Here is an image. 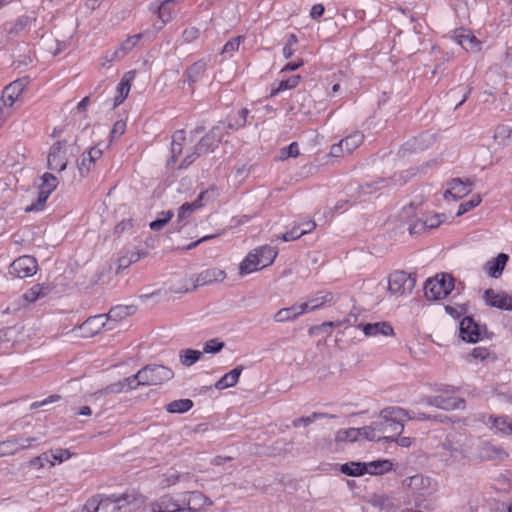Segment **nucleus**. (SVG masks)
<instances>
[{
	"mask_svg": "<svg viewBox=\"0 0 512 512\" xmlns=\"http://www.w3.org/2000/svg\"><path fill=\"white\" fill-rule=\"evenodd\" d=\"M408 418L406 410L399 407H387L380 411L379 416L373 421L377 434L382 440L394 441L404 429V421Z\"/></svg>",
	"mask_w": 512,
	"mask_h": 512,
	"instance_id": "1",
	"label": "nucleus"
},
{
	"mask_svg": "<svg viewBox=\"0 0 512 512\" xmlns=\"http://www.w3.org/2000/svg\"><path fill=\"white\" fill-rule=\"evenodd\" d=\"M471 446V438L463 433H450L441 444L439 457L445 466H453L467 457Z\"/></svg>",
	"mask_w": 512,
	"mask_h": 512,
	"instance_id": "2",
	"label": "nucleus"
},
{
	"mask_svg": "<svg viewBox=\"0 0 512 512\" xmlns=\"http://www.w3.org/2000/svg\"><path fill=\"white\" fill-rule=\"evenodd\" d=\"M135 499L130 496H120L118 498H99L93 497L85 504L87 512H130Z\"/></svg>",
	"mask_w": 512,
	"mask_h": 512,
	"instance_id": "3",
	"label": "nucleus"
},
{
	"mask_svg": "<svg viewBox=\"0 0 512 512\" xmlns=\"http://www.w3.org/2000/svg\"><path fill=\"white\" fill-rule=\"evenodd\" d=\"M453 288V278L448 274H440L426 281L424 294L428 300L435 301L446 297Z\"/></svg>",
	"mask_w": 512,
	"mask_h": 512,
	"instance_id": "4",
	"label": "nucleus"
},
{
	"mask_svg": "<svg viewBox=\"0 0 512 512\" xmlns=\"http://www.w3.org/2000/svg\"><path fill=\"white\" fill-rule=\"evenodd\" d=\"M140 379L143 385H161L174 377V372L163 365H147L140 369Z\"/></svg>",
	"mask_w": 512,
	"mask_h": 512,
	"instance_id": "5",
	"label": "nucleus"
},
{
	"mask_svg": "<svg viewBox=\"0 0 512 512\" xmlns=\"http://www.w3.org/2000/svg\"><path fill=\"white\" fill-rule=\"evenodd\" d=\"M415 287V278L404 271H394L388 280V290L395 296L411 293Z\"/></svg>",
	"mask_w": 512,
	"mask_h": 512,
	"instance_id": "6",
	"label": "nucleus"
},
{
	"mask_svg": "<svg viewBox=\"0 0 512 512\" xmlns=\"http://www.w3.org/2000/svg\"><path fill=\"white\" fill-rule=\"evenodd\" d=\"M226 278V272L216 267L208 268L201 271L195 277L191 278V287L176 290V292H188L196 289L198 286L212 285L222 282Z\"/></svg>",
	"mask_w": 512,
	"mask_h": 512,
	"instance_id": "7",
	"label": "nucleus"
},
{
	"mask_svg": "<svg viewBox=\"0 0 512 512\" xmlns=\"http://www.w3.org/2000/svg\"><path fill=\"white\" fill-rule=\"evenodd\" d=\"M42 183L39 187L38 198L35 202L25 208V212L42 210L49 195L56 189L58 179L51 173H45L41 177Z\"/></svg>",
	"mask_w": 512,
	"mask_h": 512,
	"instance_id": "8",
	"label": "nucleus"
},
{
	"mask_svg": "<svg viewBox=\"0 0 512 512\" xmlns=\"http://www.w3.org/2000/svg\"><path fill=\"white\" fill-rule=\"evenodd\" d=\"M67 142L58 141L53 144L47 156V167L50 170L62 172L68 164Z\"/></svg>",
	"mask_w": 512,
	"mask_h": 512,
	"instance_id": "9",
	"label": "nucleus"
},
{
	"mask_svg": "<svg viewBox=\"0 0 512 512\" xmlns=\"http://www.w3.org/2000/svg\"><path fill=\"white\" fill-rule=\"evenodd\" d=\"M38 269L37 261L34 257L24 255L12 262L10 265V274L19 278L33 276Z\"/></svg>",
	"mask_w": 512,
	"mask_h": 512,
	"instance_id": "10",
	"label": "nucleus"
},
{
	"mask_svg": "<svg viewBox=\"0 0 512 512\" xmlns=\"http://www.w3.org/2000/svg\"><path fill=\"white\" fill-rule=\"evenodd\" d=\"M402 485L405 489L419 495H424L425 493H430L434 490L433 480L422 474L405 478L402 481Z\"/></svg>",
	"mask_w": 512,
	"mask_h": 512,
	"instance_id": "11",
	"label": "nucleus"
},
{
	"mask_svg": "<svg viewBox=\"0 0 512 512\" xmlns=\"http://www.w3.org/2000/svg\"><path fill=\"white\" fill-rule=\"evenodd\" d=\"M181 0H163L159 5H151L150 11L157 15L160 24H155L156 30L160 31L165 24L170 22L175 14L174 7Z\"/></svg>",
	"mask_w": 512,
	"mask_h": 512,
	"instance_id": "12",
	"label": "nucleus"
},
{
	"mask_svg": "<svg viewBox=\"0 0 512 512\" xmlns=\"http://www.w3.org/2000/svg\"><path fill=\"white\" fill-rule=\"evenodd\" d=\"M483 422L495 434L512 435V417L489 415L483 417Z\"/></svg>",
	"mask_w": 512,
	"mask_h": 512,
	"instance_id": "13",
	"label": "nucleus"
},
{
	"mask_svg": "<svg viewBox=\"0 0 512 512\" xmlns=\"http://www.w3.org/2000/svg\"><path fill=\"white\" fill-rule=\"evenodd\" d=\"M183 503L188 512H201L205 507L213 505L212 500L199 491L186 492L183 495Z\"/></svg>",
	"mask_w": 512,
	"mask_h": 512,
	"instance_id": "14",
	"label": "nucleus"
},
{
	"mask_svg": "<svg viewBox=\"0 0 512 512\" xmlns=\"http://www.w3.org/2000/svg\"><path fill=\"white\" fill-rule=\"evenodd\" d=\"M482 328L471 317H464L459 326V335L462 340L476 343L482 337Z\"/></svg>",
	"mask_w": 512,
	"mask_h": 512,
	"instance_id": "15",
	"label": "nucleus"
},
{
	"mask_svg": "<svg viewBox=\"0 0 512 512\" xmlns=\"http://www.w3.org/2000/svg\"><path fill=\"white\" fill-rule=\"evenodd\" d=\"M27 85V81L25 79H18L9 85H7L2 93L0 98V105L9 109L13 106L15 101L19 98V96L24 91Z\"/></svg>",
	"mask_w": 512,
	"mask_h": 512,
	"instance_id": "16",
	"label": "nucleus"
},
{
	"mask_svg": "<svg viewBox=\"0 0 512 512\" xmlns=\"http://www.w3.org/2000/svg\"><path fill=\"white\" fill-rule=\"evenodd\" d=\"M362 329L365 336L369 338L391 337L394 336V329L388 322H376L360 324L358 326Z\"/></svg>",
	"mask_w": 512,
	"mask_h": 512,
	"instance_id": "17",
	"label": "nucleus"
},
{
	"mask_svg": "<svg viewBox=\"0 0 512 512\" xmlns=\"http://www.w3.org/2000/svg\"><path fill=\"white\" fill-rule=\"evenodd\" d=\"M484 299L487 305L503 310H512V296L505 292H495L487 289L484 292Z\"/></svg>",
	"mask_w": 512,
	"mask_h": 512,
	"instance_id": "18",
	"label": "nucleus"
},
{
	"mask_svg": "<svg viewBox=\"0 0 512 512\" xmlns=\"http://www.w3.org/2000/svg\"><path fill=\"white\" fill-rule=\"evenodd\" d=\"M309 303H302L300 305H293L288 308L280 309L273 317L277 323H285L297 319L300 315L307 312Z\"/></svg>",
	"mask_w": 512,
	"mask_h": 512,
	"instance_id": "19",
	"label": "nucleus"
},
{
	"mask_svg": "<svg viewBox=\"0 0 512 512\" xmlns=\"http://www.w3.org/2000/svg\"><path fill=\"white\" fill-rule=\"evenodd\" d=\"M477 456L481 460H503L508 457V453L502 447L484 442L478 447Z\"/></svg>",
	"mask_w": 512,
	"mask_h": 512,
	"instance_id": "20",
	"label": "nucleus"
},
{
	"mask_svg": "<svg viewBox=\"0 0 512 512\" xmlns=\"http://www.w3.org/2000/svg\"><path fill=\"white\" fill-rule=\"evenodd\" d=\"M454 38L467 51L477 52L481 49V42L470 31L456 30Z\"/></svg>",
	"mask_w": 512,
	"mask_h": 512,
	"instance_id": "21",
	"label": "nucleus"
},
{
	"mask_svg": "<svg viewBox=\"0 0 512 512\" xmlns=\"http://www.w3.org/2000/svg\"><path fill=\"white\" fill-rule=\"evenodd\" d=\"M106 316L103 314L89 317L85 322H83L79 329L83 331V335L85 337H93L98 334L102 328L105 326Z\"/></svg>",
	"mask_w": 512,
	"mask_h": 512,
	"instance_id": "22",
	"label": "nucleus"
},
{
	"mask_svg": "<svg viewBox=\"0 0 512 512\" xmlns=\"http://www.w3.org/2000/svg\"><path fill=\"white\" fill-rule=\"evenodd\" d=\"M185 507H182L171 496L165 495L158 501L151 504V512H184Z\"/></svg>",
	"mask_w": 512,
	"mask_h": 512,
	"instance_id": "23",
	"label": "nucleus"
},
{
	"mask_svg": "<svg viewBox=\"0 0 512 512\" xmlns=\"http://www.w3.org/2000/svg\"><path fill=\"white\" fill-rule=\"evenodd\" d=\"M431 404L443 410H456L463 409L465 406V401L464 399L456 396L439 395L435 396L431 400Z\"/></svg>",
	"mask_w": 512,
	"mask_h": 512,
	"instance_id": "24",
	"label": "nucleus"
},
{
	"mask_svg": "<svg viewBox=\"0 0 512 512\" xmlns=\"http://www.w3.org/2000/svg\"><path fill=\"white\" fill-rule=\"evenodd\" d=\"M102 150L97 147H92L88 152L87 155H83L81 162L78 164L79 173L82 177L87 176L90 171L92 170L93 164L96 160L101 158L102 156Z\"/></svg>",
	"mask_w": 512,
	"mask_h": 512,
	"instance_id": "25",
	"label": "nucleus"
},
{
	"mask_svg": "<svg viewBox=\"0 0 512 512\" xmlns=\"http://www.w3.org/2000/svg\"><path fill=\"white\" fill-rule=\"evenodd\" d=\"M262 268H265L263 263L260 260V257L258 256V253H256L254 250L248 253L246 258L240 263L239 266V274L245 275L250 274L254 271L260 270Z\"/></svg>",
	"mask_w": 512,
	"mask_h": 512,
	"instance_id": "26",
	"label": "nucleus"
},
{
	"mask_svg": "<svg viewBox=\"0 0 512 512\" xmlns=\"http://www.w3.org/2000/svg\"><path fill=\"white\" fill-rule=\"evenodd\" d=\"M471 192V182L462 181L461 179H453L450 182L449 189L445 192V197L451 196L453 199H460Z\"/></svg>",
	"mask_w": 512,
	"mask_h": 512,
	"instance_id": "27",
	"label": "nucleus"
},
{
	"mask_svg": "<svg viewBox=\"0 0 512 512\" xmlns=\"http://www.w3.org/2000/svg\"><path fill=\"white\" fill-rule=\"evenodd\" d=\"M243 369L244 367L242 365L236 366L215 383V388L218 390H223L226 388L234 387L238 383Z\"/></svg>",
	"mask_w": 512,
	"mask_h": 512,
	"instance_id": "28",
	"label": "nucleus"
},
{
	"mask_svg": "<svg viewBox=\"0 0 512 512\" xmlns=\"http://www.w3.org/2000/svg\"><path fill=\"white\" fill-rule=\"evenodd\" d=\"M218 142H220V130L215 127L195 145V150L206 153L212 150Z\"/></svg>",
	"mask_w": 512,
	"mask_h": 512,
	"instance_id": "29",
	"label": "nucleus"
},
{
	"mask_svg": "<svg viewBox=\"0 0 512 512\" xmlns=\"http://www.w3.org/2000/svg\"><path fill=\"white\" fill-rule=\"evenodd\" d=\"M135 72H127L117 87L118 95L114 99V107L120 105L128 96L130 91V82L134 79Z\"/></svg>",
	"mask_w": 512,
	"mask_h": 512,
	"instance_id": "30",
	"label": "nucleus"
},
{
	"mask_svg": "<svg viewBox=\"0 0 512 512\" xmlns=\"http://www.w3.org/2000/svg\"><path fill=\"white\" fill-rule=\"evenodd\" d=\"M187 144V137L184 131L179 130L173 134L171 144V161L176 162L183 153V149Z\"/></svg>",
	"mask_w": 512,
	"mask_h": 512,
	"instance_id": "31",
	"label": "nucleus"
},
{
	"mask_svg": "<svg viewBox=\"0 0 512 512\" xmlns=\"http://www.w3.org/2000/svg\"><path fill=\"white\" fill-rule=\"evenodd\" d=\"M508 255L500 253L496 258L487 262V272L492 278H499L507 264Z\"/></svg>",
	"mask_w": 512,
	"mask_h": 512,
	"instance_id": "32",
	"label": "nucleus"
},
{
	"mask_svg": "<svg viewBox=\"0 0 512 512\" xmlns=\"http://www.w3.org/2000/svg\"><path fill=\"white\" fill-rule=\"evenodd\" d=\"M493 139L500 146H510L512 144V127L499 124L494 130Z\"/></svg>",
	"mask_w": 512,
	"mask_h": 512,
	"instance_id": "33",
	"label": "nucleus"
},
{
	"mask_svg": "<svg viewBox=\"0 0 512 512\" xmlns=\"http://www.w3.org/2000/svg\"><path fill=\"white\" fill-rule=\"evenodd\" d=\"M208 194V191H203L198 196L197 200L192 203H184L178 210L177 220L179 222L188 218L195 210L203 206L202 200Z\"/></svg>",
	"mask_w": 512,
	"mask_h": 512,
	"instance_id": "34",
	"label": "nucleus"
},
{
	"mask_svg": "<svg viewBox=\"0 0 512 512\" xmlns=\"http://www.w3.org/2000/svg\"><path fill=\"white\" fill-rule=\"evenodd\" d=\"M142 34H136L133 36L128 37L120 46L118 49H116L114 52H112V59H121L126 54H128L138 43V41L141 39Z\"/></svg>",
	"mask_w": 512,
	"mask_h": 512,
	"instance_id": "35",
	"label": "nucleus"
},
{
	"mask_svg": "<svg viewBox=\"0 0 512 512\" xmlns=\"http://www.w3.org/2000/svg\"><path fill=\"white\" fill-rule=\"evenodd\" d=\"M364 141V134L360 131H355L348 135L346 138L340 140L344 146L345 152L349 155L357 149Z\"/></svg>",
	"mask_w": 512,
	"mask_h": 512,
	"instance_id": "36",
	"label": "nucleus"
},
{
	"mask_svg": "<svg viewBox=\"0 0 512 512\" xmlns=\"http://www.w3.org/2000/svg\"><path fill=\"white\" fill-rule=\"evenodd\" d=\"M205 70L206 63L203 61H198L192 64L187 70V82L189 86L192 87L196 82H198L204 75Z\"/></svg>",
	"mask_w": 512,
	"mask_h": 512,
	"instance_id": "37",
	"label": "nucleus"
},
{
	"mask_svg": "<svg viewBox=\"0 0 512 512\" xmlns=\"http://www.w3.org/2000/svg\"><path fill=\"white\" fill-rule=\"evenodd\" d=\"M340 472L352 477L362 476L366 473V463L349 462L340 465Z\"/></svg>",
	"mask_w": 512,
	"mask_h": 512,
	"instance_id": "38",
	"label": "nucleus"
},
{
	"mask_svg": "<svg viewBox=\"0 0 512 512\" xmlns=\"http://www.w3.org/2000/svg\"><path fill=\"white\" fill-rule=\"evenodd\" d=\"M392 463L389 460H378L366 463V473L372 475L383 474L390 471Z\"/></svg>",
	"mask_w": 512,
	"mask_h": 512,
	"instance_id": "39",
	"label": "nucleus"
},
{
	"mask_svg": "<svg viewBox=\"0 0 512 512\" xmlns=\"http://www.w3.org/2000/svg\"><path fill=\"white\" fill-rule=\"evenodd\" d=\"M202 356V352L193 349H183L179 352V360L183 366L190 367Z\"/></svg>",
	"mask_w": 512,
	"mask_h": 512,
	"instance_id": "40",
	"label": "nucleus"
},
{
	"mask_svg": "<svg viewBox=\"0 0 512 512\" xmlns=\"http://www.w3.org/2000/svg\"><path fill=\"white\" fill-rule=\"evenodd\" d=\"M254 251L258 253L260 260L265 267L271 265L277 256V251L270 246H262L254 249Z\"/></svg>",
	"mask_w": 512,
	"mask_h": 512,
	"instance_id": "41",
	"label": "nucleus"
},
{
	"mask_svg": "<svg viewBox=\"0 0 512 512\" xmlns=\"http://www.w3.org/2000/svg\"><path fill=\"white\" fill-rule=\"evenodd\" d=\"M442 221H443L442 216L439 214H435L431 217L426 218L425 220L417 221V223L414 225V227L412 229H410V233H413V229L424 230L426 228H428V229L436 228L442 223Z\"/></svg>",
	"mask_w": 512,
	"mask_h": 512,
	"instance_id": "42",
	"label": "nucleus"
},
{
	"mask_svg": "<svg viewBox=\"0 0 512 512\" xmlns=\"http://www.w3.org/2000/svg\"><path fill=\"white\" fill-rule=\"evenodd\" d=\"M193 402L190 399H179L170 402L166 409L169 413H183L190 410Z\"/></svg>",
	"mask_w": 512,
	"mask_h": 512,
	"instance_id": "43",
	"label": "nucleus"
},
{
	"mask_svg": "<svg viewBox=\"0 0 512 512\" xmlns=\"http://www.w3.org/2000/svg\"><path fill=\"white\" fill-rule=\"evenodd\" d=\"M360 438V432L357 428L341 429L335 434L336 442H353Z\"/></svg>",
	"mask_w": 512,
	"mask_h": 512,
	"instance_id": "44",
	"label": "nucleus"
},
{
	"mask_svg": "<svg viewBox=\"0 0 512 512\" xmlns=\"http://www.w3.org/2000/svg\"><path fill=\"white\" fill-rule=\"evenodd\" d=\"M48 287L43 285H35L24 294V299L28 302H35L36 300L43 298L48 293Z\"/></svg>",
	"mask_w": 512,
	"mask_h": 512,
	"instance_id": "45",
	"label": "nucleus"
},
{
	"mask_svg": "<svg viewBox=\"0 0 512 512\" xmlns=\"http://www.w3.org/2000/svg\"><path fill=\"white\" fill-rule=\"evenodd\" d=\"M326 417H332V416L329 414H326V413L314 412L309 416H303L298 419H295L293 421V426L294 427H300V426L307 427L308 425L312 424L317 419L326 418Z\"/></svg>",
	"mask_w": 512,
	"mask_h": 512,
	"instance_id": "46",
	"label": "nucleus"
},
{
	"mask_svg": "<svg viewBox=\"0 0 512 512\" xmlns=\"http://www.w3.org/2000/svg\"><path fill=\"white\" fill-rule=\"evenodd\" d=\"M18 443L15 438L0 442V457L13 455L18 452Z\"/></svg>",
	"mask_w": 512,
	"mask_h": 512,
	"instance_id": "47",
	"label": "nucleus"
},
{
	"mask_svg": "<svg viewBox=\"0 0 512 512\" xmlns=\"http://www.w3.org/2000/svg\"><path fill=\"white\" fill-rule=\"evenodd\" d=\"M299 81H300L299 75H294V76L288 78L287 80L280 81L278 87L276 89L272 90L271 96H275L276 94H278L281 91L295 88L298 85Z\"/></svg>",
	"mask_w": 512,
	"mask_h": 512,
	"instance_id": "48",
	"label": "nucleus"
},
{
	"mask_svg": "<svg viewBox=\"0 0 512 512\" xmlns=\"http://www.w3.org/2000/svg\"><path fill=\"white\" fill-rule=\"evenodd\" d=\"M46 464H49L51 467L54 466V461L51 460L49 452L42 453L41 455L31 459L29 462L30 467L36 469H41Z\"/></svg>",
	"mask_w": 512,
	"mask_h": 512,
	"instance_id": "49",
	"label": "nucleus"
},
{
	"mask_svg": "<svg viewBox=\"0 0 512 512\" xmlns=\"http://www.w3.org/2000/svg\"><path fill=\"white\" fill-rule=\"evenodd\" d=\"M360 432V437H364L367 440L370 441H382L383 437L381 435L377 434L376 429H374L373 422L369 426H365L362 428H357Z\"/></svg>",
	"mask_w": 512,
	"mask_h": 512,
	"instance_id": "50",
	"label": "nucleus"
},
{
	"mask_svg": "<svg viewBox=\"0 0 512 512\" xmlns=\"http://www.w3.org/2000/svg\"><path fill=\"white\" fill-rule=\"evenodd\" d=\"M299 155L298 144L296 142L291 143L288 147L282 148L277 156L279 161H284L289 157H297Z\"/></svg>",
	"mask_w": 512,
	"mask_h": 512,
	"instance_id": "51",
	"label": "nucleus"
},
{
	"mask_svg": "<svg viewBox=\"0 0 512 512\" xmlns=\"http://www.w3.org/2000/svg\"><path fill=\"white\" fill-rule=\"evenodd\" d=\"M481 201H482V199H481L480 195H474L469 201L464 202V203L459 205V209H458V212H457L456 215L457 216L463 215L464 213H466L470 209L478 206L481 203Z\"/></svg>",
	"mask_w": 512,
	"mask_h": 512,
	"instance_id": "52",
	"label": "nucleus"
},
{
	"mask_svg": "<svg viewBox=\"0 0 512 512\" xmlns=\"http://www.w3.org/2000/svg\"><path fill=\"white\" fill-rule=\"evenodd\" d=\"M161 215H165V218H159L150 223V228L154 231H160L173 217L172 211H163Z\"/></svg>",
	"mask_w": 512,
	"mask_h": 512,
	"instance_id": "53",
	"label": "nucleus"
},
{
	"mask_svg": "<svg viewBox=\"0 0 512 512\" xmlns=\"http://www.w3.org/2000/svg\"><path fill=\"white\" fill-rule=\"evenodd\" d=\"M122 392H127L123 380L112 383L99 391V393L103 395L118 394Z\"/></svg>",
	"mask_w": 512,
	"mask_h": 512,
	"instance_id": "54",
	"label": "nucleus"
},
{
	"mask_svg": "<svg viewBox=\"0 0 512 512\" xmlns=\"http://www.w3.org/2000/svg\"><path fill=\"white\" fill-rule=\"evenodd\" d=\"M370 503L374 507H378L381 510H386V509H389L391 507L390 499L388 497L384 496V495H374L371 498Z\"/></svg>",
	"mask_w": 512,
	"mask_h": 512,
	"instance_id": "55",
	"label": "nucleus"
},
{
	"mask_svg": "<svg viewBox=\"0 0 512 512\" xmlns=\"http://www.w3.org/2000/svg\"><path fill=\"white\" fill-rule=\"evenodd\" d=\"M224 347V342H220L217 339H211L204 344L203 353H218Z\"/></svg>",
	"mask_w": 512,
	"mask_h": 512,
	"instance_id": "56",
	"label": "nucleus"
},
{
	"mask_svg": "<svg viewBox=\"0 0 512 512\" xmlns=\"http://www.w3.org/2000/svg\"><path fill=\"white\" fill-rule=\"evenodd\" d=\"M139 375H140V370L136 374L123 379V382H124L127 392L130 390H134L137 387L143 385L142 380L140 379Z\"/></svg>",
	"mask_w": 512,
	"mask_h": 512,
	"instance_id": "57",
	"label": "nucleus"
},
{
	"mask_svg": "<svg viewBox=\"0 0 512 512\" xmlns=\"http://www.w3.org/2000/svg\"><path fill=\"white\" fill-rule=\"evenodd\" d=\"M183 475L178 473H167L164 474L160 484L163 488H169L177 484Z\"/></svg>",
	"mask_w": 512,
	"mask_h": 512,
	"instance_id": "58",
	"label": "nucleus"
},
{
	"mask_svg": "<svg viewBox=\"0 0 512 512\" xmlns=\"http://www.w3.org/2000/svg\"><path fill=\"white\" fill-rule=\"evenodd\" d=\"M51 460L55 462H63L68 460L71 457V453L67 449H56L54 451H49Z\"/></svg>",
	"mask_w": 512,
	"mask_h": 512,
	"instance_id": "59",
	"label": "nucleus"
},
{
	"mask_svg": "<svg viewBox=\"0 0 512 512\" xmlns=\"http://www.w3.org/2000/svg\"><path fill=\"white\" fill-rule=\"evenodd\" d=\"M191 152L187 153L184 157V159L180 162L179 168H187L189 165H191L197 157L200 156L203 152H200L199 150H195V146L191 148Z\"/></svg>",
	"mask_w": 512,
	"mask_h": 512,
	"instance_id": "60",
	"label": "nucleus"
},
{
	"mask_svg": "<svg viewBox=\"0 0 512 512\" xmlns=\"http://www.w3.org/2000/svg\"><path fill=\"white\" fill-rule=\"evenodd\" d=\"M242 40H243L242 36H237L235 38H232L224 45L222 52L225 53V52L237 51Z\"/></svg>",
	"mask_w": 512,
	"mask_h": 512,
	"instance_id": "61",
	"label": "nucleus"
},
{
	"mask_svg": "<svg viewBox=\"0 0 512 512\" xmlns=\"http://www.w3.org/2000/svg\"><path fill=\"white\" fill-rule=\"evenodd\" d=\"M301 236H303V233L300 232V226H295L290 231L283 234L280 239L283 241H292L300 238Z\"/></svg>",
	"mask_w": 512,
	"mask_h": 512,
	"instance_id": "62",
	"label": "nucleus"
},
{
	"mask_svg": "<svg viewBox=\"0 0 512 512\" xmlns=\"http://www.w3.org/2000/svg\"><path fill=\"white\" fill-rule=\"evenodd\" d=\"M60 398V396L58 395H51L49 396L47 399H44L42 401H36V402H33L31 405H30V408L31 409H37V408H40V407H46L48 406L49 404L51 403H54L56 401H58Z\"/></svg>",
	"mask_w": 512,
	"mask_h": 512,
	"instance_id": "63",
	"label": "nucleus"
},
{
	"mask_svg": "<svg viewBox=\"0 0 512 512\" xmlns=\"http://www.w3.org/2000/svg\"><path fill=\"white\" fill-rule=\"evenodd\" d=\"M329 155L332 157L338 158V157H344L345 155H348V154L345 152L344 146L339 141L338 143L333 144L331 146Z\"/></svg>",
	"mask_w": 512,
	"mask_h": 512,
	"instance_id": "64",
	"label": "nucleus"
}]
</instances>
